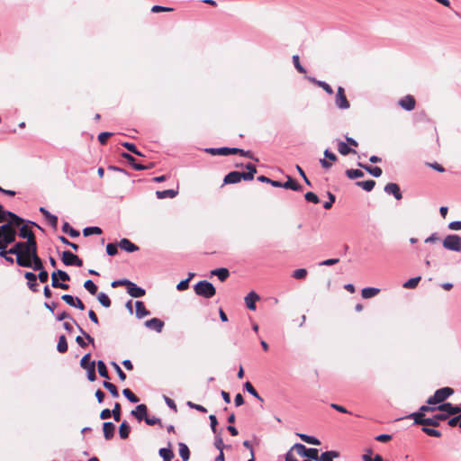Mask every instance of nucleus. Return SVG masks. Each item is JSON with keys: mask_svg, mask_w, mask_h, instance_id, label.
<instances>
[{"mask_svg": "<svg viewBox=\"0 0 461 461\" xmlns=\"http://www.w3.org/2000/svg\"><path fill=\"white\" fill-rule=\"evenodd\" d=\"M335 103L339 109H348L350 106L342 86L338 87Z\"/></svg>", "mask_w": 461, "mask_h": 461, "instance_id": "ddd939ff", "label": "nucleus"}, {"mask_svg": "<svg viewBox=\"0 0 461 461\" xmlns=\"http://www.w3.org/2000/svg\"><path fill=\"white\" fill-rule=\"evenodd\" d=\"M206 152L211 155H213V156H216V155L228 156L230 154H236L238 152H242V149H238V148H219V149L211 148V149H207Z\"/></svg>", "mask_w": 461, "mask_h": 461, "instance_id": "4468645a", "label": "nucleus"}, {"mask_svg": "<svg viewBox=\"0 0 461 461\" xmlns=\"http://www.w3.org/2000/svg\"><path fill=\"white\" fill-rule=\"evenodd\" d=\"M398 104L406 111H412L415 108L416 100L412 95H407L399 100Z\"/></svg>", "mask_w": 461, "mask_h": 461, "instance_id": "2eb2a0df", "label": "nucleus"}, {"mask_svg": "<svg viewBox=\"0 0 461 461\" xmlns=\"http://www.w3.org/2000/svg\"><path fill=\"white\" fill-rule=\"evenodd\" d=\"M420 280V276L411 278L403 284V287L406 289H413L418 285Z\"/></svg>", "mask_w": 461, "mask_h": 461, "instance_id": "09e8293b", "label": "nucleus"}, {"mask_svg": "<svg viewBox=\"0 0 461 461\" xmlns=\"http://www.w3.org/2000/svg\"><path fill=\"white\" fill-rule=\"evenodd\" d=\"M158 453L164 461H171L174 457V452L171 448H160Z\"/></svg>", "mask_w": 461, "mask_h": 461, "instance_id": "ea45409f", "label": "nucleus"}, {"mask_svg": "<svg viewBox=\"0 0 461 461\" xmlns=\"http://www.w3.org/2000/svg\"><path fill=\"white\" fill-rule=\"evenodd\" d=\"M90 366H91L86 369V371H87V378H88L89 381L94 382L96 379L95 362L92 361Z\"/></svg>", "mask_w": 461, "mask_h": 461, "instance_id": "864d4df0", "label": "nucleus"}, {"mask_svg": "<svg viewBox=\"0 0 461 461\" xmlns=\"http://www.w3.org/2000/svg\"><path fill=\"white\" fill-rule=\"evenodd\" d=\"M338 151L343 156H347L350 153H357V151L354 149L349 148L348 145L344 141L338 142Z\"/></svg>", "mask_w": 461, "mask_h": 461, "instance_id": "c85d7f7f", "label": "nucleus"}, {"mask_svg": "<svg viewBox=\"0 0 461 461\" xmlns=\"http://www.w3.org/2000/svg\"><path fill=\"white\" fill-rule=\"evenodd\" d=\"M40 212L49 220L50 224L53 227H56L58 224V217L50 213L45 208L41 207L40 208Z\"/></svg>", "mask_w": 461, "mask_h": 461, "instance_id": "58836bf2", "label": "nucleus"}, {"mask_svg": "<svg viewBox=\"0 0 461 461\" xmlns=\"http://www.w3.org/2000/svg\"><path fill=\"white\" fill-rule=\"evenodd\" d=\"M22 222L21 217L15 213L6 211L0 204V223H10V225H17Z\"/></svg>", "mask_w": 461, "mask_h": 461, "instance_id": "1a4fd4ad", "label": "nucleus"}, {"mask_svg": "<svg viewBox=\"0 0 461 461\" xmlns=\"http://www.w3.org/2000/svg\"><path fill=\"white\" fill-rule=\"evenodd\" d=\"M356 185L357 186L362 187L364 190L369 192L375 187V182L374 180L359 181V182H357Z\"/></svg>", "mask_w": 461, "mask_h": 461, "instance_id": "c03bdc74", "label": "nucleus"}, {"mask_svg": "<svg viewBox=\"0 0 461 461\" xmlns=\"http://www.w3.org/2000/svg\"><path fill=\"white\" fill-rule=\"evenodd\" d=\"M212 275L217 276L220 281L224 282L230 276V272L227 268L221 267L212 270Z\"/></svg>", "mask_w": 461, "mask_h": 461, "instance_id": "7c9ffc66", "label": "nucleus"}, {"mask_svg": "<svg viewBox=\"0 0 461 461\" xmlns=\"http://www.w3.org/2000/svg\"><path fill=\"white\" fill-rule=\"evenodd\" d=\"M135 307H136V315L138 318H143L149 314V312L146 309L143 302L137 301L135 303Z\"/></svg>", "mask_w": 461, "mask_h": 461, "instance_id": "bb28decb", "label": "nucleus"}, {"mask_svg": "<svg viewBox=\"0 0 461 461\" xmlns=\"http://www.w3.org/2000/svg\"><path fill=\"white\" fill-rule=\"evenodd\" d=\"M127 292L128 294L134 298L142 297L145 295V290L137 286L134 283L131 281L129 282V285H127Z\"/></svg>", "mask_w": 461, "mask_h": 461, "instance_id": "6ab92c4d", "label": "nucleus"}, {"mask_svg": "<svg viewBox=\"0 0 461 461\" xmlns=\"http://www.w3.org/2000/svg\"><path fill=\"white\" fill-rule=\"evenodd\" d=\"M260 297L259 295L254 292V291H251L249 292L246 297H245V303H246V306L248 307V309L251 310V311H255L256 310V303L258 301H259Z\"/></svg>", "mask_w": 461, "mask_h": 461, "instance_id": "a211bd4d", "label": "nucleus"}, {"mask_svg": "<svg viewBox=\"0 0 461 461\" xmlns=\"http://www.w3.org/2000/svg\"><path fill=\"white\" fill-rule=\"evenodd\" d=\"M145 422L148 424V425H156V424H158L160 427H162V422H161V420L157 418V417H145Z\"/></svg>", "mask_w": 461, "mask_h": 461, "instance_id": "338daca9", "label": "nucleus"}, {"mask_svg": "<svg viewBox=\"0 0 461 461\" xmlns=\"http://www.w3.org/2000/svg\"><path fill=\"white\" fill-rule=\"evenodd\" d=\"M177 194L178 191L173 189L156 192V195L158 199L174 198L177 195Z\"/></svg>", "mask_w": 461, "mask_h": 461, "instance_id": "c756f323", "label": "nucleus"}, {"mask_svg": "<svg viewBox=\"0 0 461 461\" xmlns=\"http://www.w3.org/2000/svg\"><path fill=\"white\" fill-rule=\"evenodd\" d=\"M113 135V133L111 132H107V131H104V132H101L99 135H98V140L99 142L102 144V145H104L106 144L108 139Z\"/></svg>", "mask_w": 461, "mask_h": 461, "instance_id": "774afa93", "label": "nucleus"}, {"mask_svg": "<svg viewBox=\"0 0 461 461\" xmlns=\"http://www.w3.org/2000/svg\"><path fill=\"white\" fill-rule=\"evenodd\" d=\"M103 386L105 389H107L113 397H115V398L119 397L118 389H117V387L113 384H112V383H110L108 381H104L103 383Z\"/></svg>", "mask_w": 461, "mask_h": 461, "instance_id": "37998d69", "label": "nucleus"}, {"mask_svg": "<svg viewBox=\"0 0 461 461\" xmlns=\"http://www.w3.org/2000/svg\"><path fill=\"white\" fill-rule=\"evenodd\" d=\"M98 301L104 307H110L111 306V300L110 298L104 293H100L98 294Z\"/></svg>", "mask_w": 461, "mask_h": 461, "instance_id": "5fc2aeb1", "label": "nucleus"}, {"mask_svg": "<svg viewBox=\"0 0 461 461\" xmlns=\"http://www.w3.org/2000/svg\"><path fill=\"white\" fill-rule=\"evenodd\" d=\"M32 246L27 245L26 242L19 241L8 249V253L16 255V263L20 267H31L30 261L26 258Z\"/></svg>", "mask_w": 461, "mask_h": 461, "instance_id": "7ed1b4c3", "label": "nucleus"}, {"mask_svg": "<svg viewBox=\"0 0 461 461\" xmlns=\"http://www.w3.org/2000/svg\"><path fill=\"white\" fill-rule=\"evenodd\" d=\"M308 80L310 82L317 85L318 86L321 87L327 94H329V95H332L333 94L332 88L327 83H325L323 81L317 80L314 77H308Z\"/></svg>", "mask_w": 461, "mask_h": 461, "instance_id": "2f4dec72", "label": "nucleus"}, {"mask_svg": "<svg viewBox=\"0 0 461 461\" xmlns=\"http://www.w3.org/2000/svg\"><path fill=\"white\" fill-rule=\"evenodd\" d=\"M122 393L131 402L135 403L140 401V399L129 388L123 389Z\"/></svg>", "mask_w": 461, "mask_h": 461, "instance_id": "3c124183", "label": "nucleus"}, {"mask_svg": "<svg viewBox=\"0 0 461 461\" xmlns=\"http://www.w3.org/2000/svg\"><path fill=\"white\" fill-rule=\"evenodd\" d=\"M101 233H102V230L99 227H87V228L84 229V230H83V234L85 236H89L92 234L99 235Z\"/></svg>", "mask_w": 461, "mask_h": 461, "instance_id": "4d7b16f0", "label": "nucleus"}, {"mask_svg": "<svg viewBox=\"0 0 461 461\" xmlns=\"http://www.w3.org/2000/svg\"><path fill=\"white\" fill-rule=\"evenodd\" d=\"M445 249L453 251H461V237L458 235H447L443 240Z\"/></svg>", "mask_w": 461, "mask_h": 461, "instance_id": "9d476101", "label": "nucleus"}, {"mask_svg": "<svg viewBox=\"0 0 461 461\" xmlns=\"http://www.w3.org/2000/svg\"><path fill=\"white\" fill-rule=\"evenodd\" d=\"M305 200L310 203H318L320 202L319 197L312 192H308L304 195Z\"/></svg>", "mask_w": 461, "mask_h": 461, "instance_id": "e2e57ef3", "label": "nucleus"}, {"mask_svg": "<svg viewBox=\"0 0 461 461\" xmlns=\"http://www.w3.org/2000/svg\"><path fill=\"white\" fill-rule=\"evenodd\" d=\"M21 220L22 222L17 225H13V230L16 231V235L18 234L22 239L27 240L25 241L27 245L32 247L37 246L36 238L34 232L32 230V226L36 225V223L30 221H25L23 218H21Z\"/></svg>", "mask_w": 461, "mask_h": 461, "instance_id": "f03ea898", "label": "nucleus"}, {"mask_svg": "<svg viewBox=\"0 0 461 461\" xmlns=\"http://www.w3.org/2000/svg\"><path fill=\"white\" fill-rule=\"evenodd\" d=\"M410 417L411 419H413L414 423L417 425L431 426V427H438L441 420H445L447 419V415L445 413L436 414L432 418H426V417H424V415H421V414H411Z\"/></svg>", "mask_w": 461, "mask_h": 461, "instance_id": "39448f33", "label": "nucleus"}, {"mask_svg": "<svg viewBox=\"0 0 461 461\" xmlns=\"http://www.w3.org/2000/svg\"><path fill=\"white\" fill-rule=\"evenodd\" d=\"M283 188L292 189L294 191H301L302 185H299L294 179L291 176H287V181L283 183Z\"/></svg>", "mask_w": 461, "mask_h": 461, "instance_id": "cd10ccee", "label": "nucleus"}, {"mask_svg": "<svg viewBox=\"0 0 461 461\" xmlns=\"http://www.w3.org/2000/svg\"><path fill=\"white\" fill-rule=\"evenodd\" d=\"M194 290L197 295L207 299L213 297L216 294V289L212 284L205 280L198 282L194 286Z\"/></svg>", "mask_w": 461, "mask_h": 461, "instance_id": "423d86ee", "label": "nucleus"}, {"mask_svg": "<svg viewBox=\"0 0 461 461\" xmlns=\"http://www.w3.org/2000/svg\"><path fill=\"white\" fill-rule=\"evenodd\" d=\"M117 244L115 243H108L107 246H106V252L109 256H114L117 254L118 252V249H117Z\"/></svg>", "mask_w": 461, "mask_h": 461, "instance_id": "69168bd1", "label": "nucleus"}, {"mask_svg": "<svg viewBox=\"0 0 461 461\" xmlns=\"http://www.w3.org/2000/svg\"><path fill=\"white\" fill-rule=\"evenodd\" d=\"M131 428L126 421L121 423L119 427V435L122 439H126L129 437Z\"/></svg>", "mask_w": 461, "mask_h": 461, "instance_id": "c9c22d12", "label": "nucleus"}, {"mask_svg": "<svg viewBox=\"0 0 461 461\" xmlns=\"http://www.w3.org/2000/svg\"><path fill=\"white\" fill-rule=\"evenodd\" d=\"M454 393V390L450 387H443L435 392V393L430 396L427 403L429 405H435L438 403H444L443 402L448 398L450 395H452Z\"/></svg>", "mask_w": 461, "mask_h": 461, "instance_id": "0eeeda50", "label": "nucleus"}, {"mask_svg": "<svg viewBox=\"0 0 461 461\" xmlns=\"http://www.w3.org/2000/svg\"><path fill=\"white\" fill-rule=\"evenodd\" d=\"M24 277L28 280V287L31 291L36 293L39 290V285L37 283V276L32 272H26Z\"/></svg>", "mask_w": 461, "mask_h": 461, "instance_id": "412c9836", "label": "nucleus"}, {"mask_svg": "<svg viewBox=\"0 0 461 461\" xmlns=\"http://www.w3.org/2000/svg\"><path fill=\"white\" fill-rule=\"evenodd\" d=\"M51 285L54 288H60V289H63V290H68L69 288L68 285L64 284V283H60L59 281L58 277L56 276V275L52 274V273H51Z\"/></svg>", "mask_w": 461, "mask_h": 461, "instance_id": "79ce46f5", "label": "nucleus"}, {"mask_svg": "<svg viewBox=\"0 0 461 461\" xmlns=\"http://www.w3.org/2000/svg\"><path fill=\"white\" fill-rule=\"evenodd\" d=\"M293 62H294V65L298 72L303 73V74H304L306 72L305 68L300 63V59H299L298 55L293 56Z\"/></svg>", "mask_w": 461, "mask_h": 461, "instance_id": "13d9d810", "label": "nucleus"}, {"mask_svg": "<svg viewBox=\"0 0 461 461\" xmlns=\"http://www.w3.org/2000/svg\"><path fill=\"white\" fill-rule=\"evenodd\" d=\"M61 260L66 266H83V260L69 250H66L62 253Z\"/></svg>", "mask_w": 461, "mask_h": 461, "instance_id": "f8f14e48", "label": "nucleus"}, {"mask_svg": "<svg viewBox=\"0 0 461 461\" xmlns=\"http://www.w3.org/2000/svg\"><path fill=\"white\" fill-rule=\"evenodd\" d=\"M84 287L93 295H95L97 292V286L92 280H86L84 283Z\"/></svg>", "mask_w": 461, "mask_h": 461, "instance_id": "603ef678", "label": "nucleus"}, {"mask_svg": "<svg viewBox=\"0 0 461 461\" xmlns=\"http://www.w3.org/2000/svg\"><path fill=\"white\" fill-rule=\"evenodd\" d=\"M179 455L184 461H187L190 458V450L185 443H178Z\"/></svg>", "mask_w": 461, "mask_h": 461, "instance_id": "72a5a7b5", "label": "nucleus"}, {"mask_svg": "<svg viewBox=\"0 0 461 461\" xmlns=\"http://www.w3.org/2000/svg\"><path fill=\"white\" fill-rule=\"evenodd\" d=\"M244 387L250 394H252L254 397H256L260 402H263L262 397L258 394V393L256 391V389L254 388V386L252 385V384L250 382H246L244 384Z\"/></svg>", "mask_w": 461, "mask_h": 461, "instance_id": "49530a36", "label": "nucleus"}, {"mask_svg": "<svg viewBox=\"0 0 461 461\" xmlns=\"http://www.w3.org/2000/svg\"><path fill=\"white\" fill-rule=\"evenodd\" d=\"M115 431V426L110 421H106L103 424L104 437L106 440H110L113 438Z\"/></svg>", "mask_w": 461, "mask_h": 461, "instance_id": "4be33fe9", "label": "nucleus"}, {"mask_svg": "<svg viewBox=\"0 0 461 461\" xmlns=\"http://www.w3.org/2000/svg\"><path fill=\"white\" fill-rule=\"evenodd\" d=\"M292 450H294L300 456L318 459L319 450L317 448H307L304 445L296 443L293 446Z\"/></svg>", "mask_w": 461, "mask_h": 461, "instance_id": "6e6552de", "label": "nucleus"}, {"mask_svg": "<svg viewBox=\"0 0 461 461\" xmlns=\"http://www.w3.org/2000/svg\"><path fill=\"white\" fill-rule=\"evenodd\" d=\"M122 145L125 147L129 151L138 156H142V154L137 149L136 146L133 143L124 142Z\"/></svg>", "mask_w": 461, "mask_h": 461, "instance_id": "0e129e2a", "label": "nucleus"}, {"mask_svg": "<svg viewBox=\"0 0 461 461\" xmlns=\"http://www.w3.org/2000/svg\"><path fill=\"white\" fill-rule=\"evenodd\" d=\"M26 258L31 263L30 267H32L34 270H38V271L44 269L42 260L41 259V258L38 256V253H37V246L32 248L31 251L29 252L28 256L26 257Z\"/></svg>", "mask_w": 461, "mask_h": 461, "instance_id": "9b49d317", "label": "nucleus"}, {"mask_svg": "<svg viewBox=\"0 0 461 461\" xmlns=\"http://www.w3.org/2000/svg\"><path fill=\"white\" fill-rule=\"evenodd\" d=\"M357 165H358V167L366 170L369 174H371L375 177H379L383 173L382 169L379 167H371V166L364 165L360 162Z\"/></svg>", "mask_w": 461, "mask_h": 461, "instance_id": "a878e982", "label": "nucleus"}, {"mask_svg": "<svg viewBox=\"0 0 461 461\" xmlns=\"http://www.w3.org/2000/svg\"><path fill=\"white\" fill-rule=\"evenodd\" d=\"M118 246L127 252H134L139 250V247L126 238L121 240Z\"/></svg>", "mask_w": 461, "mask_h": 461, "instance_id": "5701e85b", "label": "nucleus"}, {"mask_svg": "<svg viewBox=\"0 0 461 461\" xmlns=\"http://www.w3.org/2000/svg\"><path fill=\"white\" fill-rule=\"evenodd\" d=\"M16 240V231L13 230V225L4 223L0 226V257L4 258L10 264H14V258L7 256L8 245L14 243Z\"/></svg>", "mask_w": 461, "mask_h": 461, "instance_id": "f257e3e1", "label": "nucleus"}, {"mask_svg": "<svg viewBox=\"0 0 461 461\" xmlns=\"http://www.w3.org/2000/svg\"><path fill=\"white\" fill-rule=\"evenodd\" d=\"M297 436L304 442L312 445L319 446L321 444L320 440L314 437L308 436L306 434L298 433Z\"/></svg>", "mask_w": 461, "mask_h": 461, "instance_id": "e433bc0d", "label": "nucleus"}, {"mask_svg": "<svg viewBox=\"0 0 461 461\" xmlns=\"http://www.w3.org/2000/svg\"><path fill=\"white\" fill-rule=\"evenodd\" d=\"M147 406L145 404H139L135 410L131 411V414L139 420L145 419L147 415Z\"/></svg>", "mask_w": 461, "mask_h": 461, "instance_id": "393cba45", "label": "nucleus"}, {"mask_svg": "<svg viewBox=\"0 0 461 461\" xmlns=\"http://www.w3.org/2000/svg\"><path fill=\"white\" fill-rule=\"evenodd\" d=\"M346 175L350 179L359 178L364 176V173L360 169H348Z\"/></svg>", "mask_w": 461, "mask_h": 461, "instance_id": "de8ad7c7", "label": "nucleus"}, {"mask_svg": "<svg viewBox=\"0 0 461 461\" xmlns=\"http://www.w3.org/2000/svg\"><path fill=\"white\" fill-rule=\"evenodd\" d=\"M91 363H92V361H90V354L88 353L81 358L80 366L82 368L86 370L87 368H89L91 366H90Z\"/></svg>", "mask_w": 461, "mask_h": 461, "instance_id": "680f3d73", "label": "nucleus"}, {"mask_svg": "<svg viewBox=\"0 0 461 461\" xmlns=\"http://www.w3.org/2000/svg\"><path fill=\"white\" fill-rule=\"evenodd\" d=\"M63 232L68 234L72 238H77L79 236V231L73 229L68 222H64L62 226Z\"/></svg>", "mask_w": 461, "mask_h": 461, "instance_id": "4c0bfd02", "label": "nucleus"}, {"mask_svg": "<svg viewBox=\"0 0 461 461\" xmlns=\"http://www.w3.org/2000/svg\"><path fill=\"white\" fill-rule=\"evenodd\" d=\"M97 369H98V373L99 375L105 378V379H110V376H109V374H108V371H107V368H106V366L104 364V362L103 361H98L97 362Z\"/></svg>", "mask_w": 461, "mask_h": 461, "instance_id": "a18cd8bd", "label": "nucleus"}, {"mask_svg": "<svg viewBox=\"0 0 461 461\" xmlns=\"http://www.w3.org/2000/svg\"><path fill=\"white\" fill-rule=\"evenodd\" d=\"M112 416L115 421H120L121 420V404L119 402H115L113 411H111Z\"/></svg>", "mask_w": 461, "mask_h": 461, "instance_id": "6e6d98bb", "label": "nucleus"}, {"mask_svg": "<svg viewBox=\"0 0 461 461\" xmlns=\"http://www.w3.org/2000/svg\"><path fill=\"white\" fill-rule=\"evenodd\" d=\"M52 274H55L58 279H61L63 282L70 280L69 275L63 270H57L52 272Z\"/></svg>", "mask_w": 461, "mask_h": 461, "instance_id": "bf43d9fd", "label": "nucleus"}, {"mask_svg": "<svg viewBox=\"0 0 461 461\" xmlns=\"http://www.w3.org/2000/svg\"><path fill=\"white\" fill-rule=\"evenodd\" d=\"M429 426H423L422 431L426 433L428 436L440 438L442 436L441 432L435 429L428 428Z\"/></svg>", "mask_w": 461, "mask_h": 461, "instance_id": "8fccbe9b", "label": "nucleus"}, {"mask_svg": "<svg viewBox=\"0 0 461 461\" xmlns=\"http://www.w3.org/2000/svg\"><path fill=\"white\" fill-rule=\"evenodd\" d=\"M145 324L148 328L155 330L158 332H160L164 327V322L158 318H152L147 321Z\"/></svg>", "mask_w": 461, "mask_h": 461, "instance_id": "b1692460", "label": "nucleus"}, {"mask_svg": "<svg viewBox=\"0 0 461 461\" xmlns=\"http://www.w3.org/2000/svg\"><path fill=\"white\" fill-rule=\"evenodd\" d=\"M57 349L60 353H65V352L68 351V342H67V339H66V337L64 335H61L59 338V342H58V345H57Z\"/></svg>", "mask_w": 461, "mask_h": 461, "instance_id": "a19ab883", "label": "nucleus"}, {"mask_svg": "<svg viewBox=\"0 0 461 461\" xmlns=\"http://www.w3.org/2000/svg\"><path fill=\"white\" fill-rule=\"evenodd\" d=\"M379 292H380V290L378 288L368 287V288L362 289L361 295L363 298L368 299V298L375 296L376 294H379Z\"/></svg>", "mask_w": 461, "mask_h": 461, "instance_id": "473e14b6", "label": "nucleus"}, {"mask_svg": "<svg viewBox=\"0 0 461 461\" xmlns=\"http://www.w3.org/2000/svg\"><path fill=\"white\" fill-rule=\"evenodd\" d=\"M246 168L249 170L248 172H238L231 171L227 174L223 179V183L225 185L229 184H236L243 180H252L254 178L255 174L257 173V168L253 164H247Z\"/></svg>", "mask_w": 461, "mask_h": 461, "instance_id": "20e7f679", "label": "nucleus"}, {"mask_svg": "<svg viewBox=\"0 0 461 461\" xmlns=\"http://www.w3.org/2000/svg\"><path fill=\"white\" fill-rule=\"evenodd\" d=\"M437 410L441 411H447V415H456L461 412V407L458 405H453L450 402H445L437 407Z\"/></svg>", "mask_w": 461, "mask_h": 461, "instance_id": "dca6fc26", "label": "nucleus"}, {"mask_svg": "<svg viewBox=\"0 0 461 461\" xmlns=\"http://www.w3.org/2000/svg\"><path fill=\"white\" fill-rule=\"evenodd\" d=\"M122 157L125 158L135 170H144L149 169L153 167V164L150 163L149 166H143L141 164L136 163V159L131 154L123 152L122 153Z\"/></svg>", "mask_w": 461, "mask_h": 461, "instance_id": "f3484780", "label": "nucleus"}, {"mask_svg": "<svg viewBox=\"0 0 461 461\" xmlns=\"http://www.w3.org/2000/svg\"><path fill=\"white\" fill-rule=\"evenodd\" d=\"M339 453L336 451H326L320 456H318V461H333L334 457H338Z\"/></svg>", "mask_w": 461, "mask_h": 461, "instance_id": "f704fd0d", "label": "nucleus"}, {"mask_svg": "<svg viewBox=\"0 0 461 461\" xmlns=\"http://www.w3.org/2000/svg\"><path fill=\"white\" fill-rule=\"evenodd\" d=\"M384 191L388 194H393L395 199L401 200L402 198V194L400 191V187L395 183H389L384 186Z\"/></svg>", "mask_w": 461, "mask_h": 461, "instance_id": "aec40b11", "label": "nucleus"}, {"mask_svg": "<svg viewBox=\"0 0 461 461\" xmlns=\"http://www.w3.org/2000/svg\"><path fill=\"white\" fill-rule=\"evenodd\" d=\"M307 276V270L304 268H299L294 271L293 277L295 279H303Z\"/></svg>", "mask_w": 461, "mask_h": 461, "instance_id": "052dcab7", "label": "nucleus"}]
</instances>
